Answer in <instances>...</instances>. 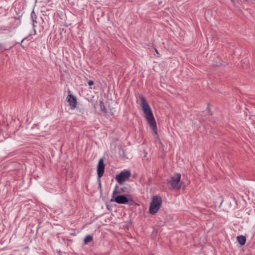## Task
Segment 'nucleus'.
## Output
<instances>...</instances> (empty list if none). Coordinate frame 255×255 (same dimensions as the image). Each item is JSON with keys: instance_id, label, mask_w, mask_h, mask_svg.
I'll list each match as a JSON object with an SVG mask.
<instances>
[{"instance_id": "nucleus-3", "label": "nucleus", "mask_w": 255, "mask_h": 255, "mask_svg": "<svg viewBox=\"0 0 255 255\" xmlns=\"http://www.w3.org/2000/svg\"><path fill=\"white\" fill-rule=\"evenodd\" d=\"M119 186L117 185L115 187V189L113 192L111 201L114 199V201L118 204H126L128 202V199L124 195H117L120 192L118 191Z\"/></svg>"}, {"instance_id": "nucleus-9", "label": "nucleus", "mask_w": 255, "mask_h": 255, "mask_svg": "<svg viewBox=\"0 0 255 255\" xmlns=\"http://www.w3.org/2000/svg\"><path fill=\"white\" fill-rule=\"evenodd\" d=\"M99 106H100V110L101 111H102L104 113H105V114L106 113H107V109L106 108V107L104 105V103L103 99H101L100 100Z\"/></svg>"}, {"instance_id": "nucleus-7", "label": "nucleus", "mask_w": 255, "mask_h": 255, "mask_svg": "<svg viewBox=\"0 0 255 255\" xmlns=\"http://www.w3.org/2000/svg\"><path fill=\"white\" fill-rule=\"evenodd\" d=\"M105 170V165L103 162V160L101 159L98 163L97 172L98 178H101L104 174Z\"/></svg>"}, {"instance_id": "nucleus-13", "label": "nucleus", "mask_w": 255, "mask_h": 255, "mask_svg": "<svg viewBox=\"0 0 255 255\" xmlns=\"http://www.w3.org/2000/svg\"><path fill=\"white\" fill-rule=\"evenodd\" d=\"M32 21H33V26L35 27V23H37V21L35 20V19L32 20Z\"/></svg>"}, {"instance_id": "nucleus-11", "label": "nucleus", "mask_w": 255, "mask_h": 255, "mask_svg": "<svg viewBox=\"0 0 255 255\" xmlns=\"http://www.w3.org/2000/svg\"><path fill=\"white\" fill-rule=\"evenodd\" d=\"M31 19L32 20H33V19H35L36 18V15L35 14L34 12V11L33 10L32 12H31Z\"/></svg>"}, {"instance_id": "nucleus-10", "label": "nucleus", "mask_w": 255, "mask_h": 255, "mask_svg": "<svg viewBox=\"0 0 255 255\" xmlns=\"http://www.w3.org/2000/svg\"><path fill=\"white\" fill-rule=\"evenodd\" d=\"M93 240V236L91 235H87L84 239V242L85 244L91 242Z\"/></svg>"}, {"instance_id": "nucleus-2", "label": "nucleus", "mask_w": 255, "mask_h": 255, "mask_svg": "<svg viewBox=\"0 0 255 255\" xmlns=\"http://www.w3.org/2000/svg\"><path fill=\"white\" fill-rule=\"evenodd\" d=\"M162 204V199L158 195L153 197L150 204L149 212L151 214L156 213L159 210Z\"/></svg>"}, {"instance_id": "nucleus-14", "label": "nucleus", "mask_w": 255, "mask_h": 255, "mask_svg": "<svg viewBox=\"0 0 255 255\" xmlns=\"http://www.w3.org/2000/svg\"><path fill=\"white\" fill-rule=\"evenodd\" d=\"M155 51L157 53V54L159 55V52L156 48H155Z\"/></svg>"}, {"instance_id": "nucleus-6", "label": "nucleus", "mask_w": 255, "mask_h": 255, "mask_svg": "<svg viewBox=\"0 0 255 255\" xmlns=\"http://www.w3.org/2000/svg\"><path fill=\"white\" fill-rule=\"evenodd\" d=\"M67 100L72 110H74L76 107L77 101L76 98L73 95L69 94L67 96Z\"/></svg>"}, {"instance_id": "nucleus-4", "label": "nucleus", "mask_w": 255, "mask_h": 255, "mask_svg": "<svg viewBox=\"0 0 255 255\" xmlns=\"http://www.w3.org/2000/svg\"><path fill=\"white\" fill-rule=\"evenodd\" d=\"M181 179V174L180 173H176L170 179L167 180V183L169 184L171 186V188L174 189H180L181 186L179 185V183Z\"/></svg>"}, {"instance_id": "nucleus-1", "label": "nucleus", "mask_w": 255, "mask_h": 255, "mask_svg": "<svg viewBox=\"0 0 255 255\" xmlns=\"http://www.w3.org/2000/svg\"><path fill=\"white\" fill-rule=\"evenodd\" d=\"M139 99L140 100V105L142 108L143 112L145 115V117L147 121L150 128L152 129L154 133L155 134H157L156 123L152 114L151 109L145 98L143 96H140Z\"/></svg>"}, {"instance_id": "nucleus-12", "label": "nucleus", "mask_w": 255, "mask_h": 255, "mask_svg": "<svg viewBox=\"0 0 255 255\" xmlns=\"http://www.w3.org/2000/svg\"><path fill=\"white\" fill-rule=\"evenodd\" d=\"M89 85L91 86L94 84V81L90 80L88 82Z\"/></svg>"}, {"instance_id": "nucleus-8", "label": "nucleus", "mask_w": 255, "mask_h": 255, "mask_svg": "<svg viewBox=\"0 0 255 255\" xmlns=\"http://www.w3.org/2000/svg\"><path fill=\"white\" fill-rule=\"evenodd\" d=\"M237 241L238 243L241 245L243 246L245 245L246 241V238L242 235L238 236L237 238Z\"/></svg>"}, {"instance_id": "nucleus-5", "label": "nucleus", "mask_w": 255, "mask_h": 255, "mask_svg": "<svg viewBox=\"0 0 255 255\" xmlns=\"http://www.w3.org/2000/svg\"><path fill=\"white\" fill-rule=\"evenodd\" d=\"M131 173L129 171L124 170L122 171L119 174L117 175L116 177V179L118 181V183L120 184L127 180L130 176Z\"/></svg>"}]
</instances>
